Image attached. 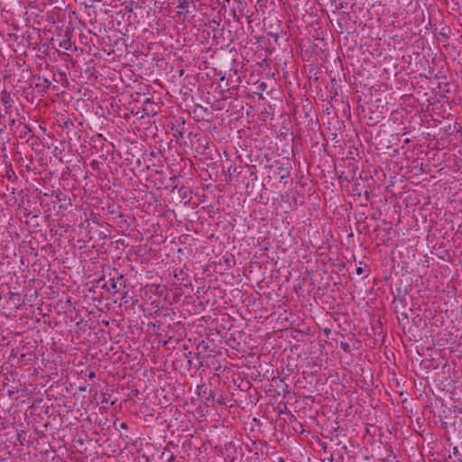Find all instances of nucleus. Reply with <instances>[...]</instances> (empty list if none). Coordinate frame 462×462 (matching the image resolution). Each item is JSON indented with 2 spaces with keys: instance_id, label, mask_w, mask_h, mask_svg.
<instances>
[{
  "instance_id": "f257e3e1",
  "label": "nucleus",
  "mask_w": 462,
  "mask_h": 462,
  "mask_svg": "<svg viewBox=\"0 0 462 462\" xmlns=\"http://www.w3.org/2000/svg\"><path fill=\"white\" fill-rule=\"evenodd\" d=\"M126 281L123 274H118L116 277H110L106 282L101 284V288L106 291H113L114 293H119L123 289L126 287Z\"/></svg>"
},
{
  "instance_id": "f03ea898",
  "label": "nucleus",
  "mask_w": 462,
  "mask_h": 462,
  "mask_svg": "<svg viewBox=\"0 0 462 462\" xmlns=\"http://www.w3.org/2000/svg\"><path fill=\"white\" fill-rule=\"evenodd\" d=\"M291 163L287 162L286 163H280L276 162V164L270 166V170L273 172L274 178H278L280 182H287V179L290 177L291 172Z\"/></svg>"
},
{
  "instance_id": "7ed1b4c3",
  "label": "nucleus",
  "mask_w": 462,
  "mask_h": 462,
  "mask_svg": "<svg viewBox=\"0 0 462 462\" xmlns=\"http://www.w3.org/2000/svg\"><path fill=\"white\" fill-rule=\"evenodd\" d=\"M1 102L5 105L6 110L12 107L14 99L6 89L1 92Z\"/></svg>"
},
{
  "instance_id": "20e7f679",
  "label": "nucleus",
  "mask_w": 462,
  "mask_h": 462,
  "mask_svg": "<svg viewBox=\"0 0 462 462\" xmlns=\"http://www.w3.org/2000/svg\"><path fill=\"white\" fill-rule=\"evenodd\" d=\"M178 194L184 205H187L189 202L190 196L189 191L187 188L181 187L180 189H179Z\"/></svg>"
},
{
  "instance_id": "39448f33",
  "label": "nucleus",
  "mask_w": 462,
  "mask_h": 462,
  "mask_svg": "<svg viewBox=\"0 0 462 462\" xmlns=\"http://www.w3.org/2000/svg\"><path fill=\"white\" fill-rule=\"evenodd\" d=\"M58 45L59 47L69 51L72 47V42L70 41L69 37L64 35L63 39L59 41Z\"/></svg>"
},
{
  "instance_id": "423d86ee",
  "label": "nucleus",
  "mask_w": 462,
  "mask_h": 462,
  "mask_svg": "<svg viewBox=\"0 0 462 462\" xmlns=\"http://www.w3.org/2000/svg\"><path fill=\"white\" fill-rule=\"evenodd\" d=\"M189 0H178L177 8L181 9L185 13H189Z\"/></svg>"
},
{
  "instance_id": "0eeeda50",
  "label": "nucleus",
  "mask_w": 462,
  "mask_h": 462,
  "mask_svg": "<svg viewBox=\"0 0 462 462\" xmlns=\"http://www.w3.org/2000/svg\"><path fill=\"white\" fill-rule=\"evenodd\" d=\"M120 293H121V300H124L125 303H128L133 300V298L131 296H129L128 291H124V289H123Z\"/></svg>"
},
{
  "instance_id": "6e6552de",
  "label": "nucleus",
  "mask_w": 462,
  "mask_h": 462,
  "mask_svg": "<svg viewBox=\"0 0 462 462\" xmlns=\"http://www.w3.org/2000/svg\"><path fill=\"white\" fill-rule=\"evenodd\" d=\"M38 218H39L38 214H33L32 216L30 217V222L32 224V226L34 227L39 226Z\"/></svg>"
},
{
  "instance_id": "1a4fd4ad",
  "label": "nucleus",
  "mask_w": 462,
  "mask_h": 462,
  "mask_svg": "<svg viewBox=\"0 0 462 462\" xmlns=\"http://www.w3.org/2000/svg\"><path fill=\"white\" fill-rule=\"evenodd\" d=\"M206 393H207V387L204 384L198 385V387H197V393L199 395H200V396L204 395V394H206Z\"/></svg>"
},
{
  "instance_id": "9d476101",
  "label": "nucleus",
  "mask_w": 462,
  "mask_h": 462,
  "mask_svg": "<svg viewBox=\"0 0 462 462\" xmlns=\"http://www.w3.org/2000/svg\"><path fill=\"white\" fill-rule=\"evenodd\" d=\"M340 347L345 351L346 353L350 352V346L347 342H341Z\"/></svg>"
},
{
  "instance_id": "9b49d317",
  "label": "nucleus",
  "mask_w": 462,
  "mask_h": 462,
  "mask_svg": "<svg viewBox=\"0 0 462 462\" xmlns=\"http://www.w3.org/2000/svg\"><path fill=\"white\" fill-rule=\"evenodd\" d=\"M143 111L146 112V114H156L157 112L153 109L152 106H151L150 105H145V106L143 107Z\"/></svg>"
},
{
  "instance_id": "f8f14e48",
  "label": "nucleus",
  "mask_w": 462,
  "mask_h": 462,
  "mask_svg": "<svg viewBox=\"0 0 462 462\" xmlns=\"http://www.w3.org/2000/svg\"><path fill=\"white\" fill-rule=\"evenodd\" d=\"M43 82H44V85H43V86H42V84H39V83H38V84H36V88H41V87H42V88H43V89H44V88H49V86H50V84H51V83H50V81H49L47 79H43Z\"/></svg>"
},
{
  "instance_id": "ddd939ff",
  "label": "nucleus",
  "mask_w": 462,
  "mask_h": 462,
  "mask_svg": "<svg viewBox=\"0 0 462 462\" xmlns=\"http://www.w3.org/2000/svg\"><path fill=\"white\" fill-rule=\"evenodd\" d=\"M197 109H201L205 113L209 114L208 109L207 107H203L201 105L196 104L194 113H196Z\"/></svg>"
},
{
  "instance_id": "4468645a",
  "label": "nucleus",
  "mask_w": 462,
  "mask_h": 462,
  "mask_svg": "<svg viewBox=\"0 0 462 462\" xmlns=\"http://www.w3.org/2000/svg\"><path fill=\"white\" fill-rule=\"evenodd\" d=\"M267 88V85L266 83L264 82H261L258 86H257V89L260 90V91H264Z\"/></svg>"
},
{
  "instance_id": "2eb2a0df",
  "label": "nucleus",
  "mask_w": 462,
  "mask_h": 462,
  "mask_svg": "<svg viewBox=\"0 0 462 462\" xmlns=\"http://www.w3.org/2000/svg\"><path fill=\"white\" fill-rule=\"evenodd\" d=\"M104 282H106L105 275L101 276L97 281V284L101 288V284H104Z\"/></svg>"
},
{
  "instance_id": "dca6fc26",
  "label": "nucleus",
  "mask_w": 462,
  "mask_h": 462,
  "mask_svg": "<svg viewBox=\"0 0 462 462\" xmlns=\"http://www.w3.org/2000/svg\"><path fill=\"white\" fill-rule=\"evenodd\" d=\"M143 104H144V105H147V106H148V105H150L151 106H153V102H152V99H151V98H149V97L145 98V100L143 101Z\"/></svg>"
},
{
  "instance_id": "f3484780",
  "label": "nucleus",
  "mask_w": 462,
  "mask_h": 462,
  "mask_svg": "<svg viewBox=\"0 0 462 462\" xmlns=\"http://www.w3.org/2000/svg\"><path fill=\"white\" fill-rule=\"evenodd\" d=\"M174 459V455L171 452H169L168 457L166 458L167 462H171Z\"/></svg>"
},
{
  "instance_id": "a211bd4d",
  "label": "nucleus",
  "mask_w": 462,
  "mask_h": 462,
  "mask_svg": "<svg viewBox=\"0 0 462 462\" xmlns=\"http://www.w3.org/2000/svg\"><path fill=\"white\" fill-rule=\"evenodd\" d=\"M176 179L177 177L176 176H173L170 179V180L172 182L171 185L173 187V189H176L177 188V184H175V181H176Z\"/></svg>"
},
{
  "instance_id": "6ab92c4d",
  "label": "nucleus",
  "mask_w": 462,
  "mask_h": 462,
  "mask_svg": "<svg viewBox=\"0 0 462 462\" xmlns=\"http://www.w3.org/2000/svg\"><path fill=\"white\" fill-rule=\"evenodd\" d=\"M183 135H184V131H183V129H182V130H179V131H178V133H177V134H175V136H176L177 138H179V137H181V138H182V137H183Z\"/></svg>"
},
{
  "instance_id": "aec40b11",
  "label": "nucleus",
  "mask_w": 462,
  "mask_h": 462,
  "mask_svg": "<svg viewBox=\"0 0 462 462\" xmlns=\"http://www.w3.org/2000/svg\"><path fill=\"white\" fill-rule=\"evenodd\" d=\"M363 272H364V269H363L362 267H357V268L356 269V273L357 275H361V274L363 273Z\"/></svg>"
},
{
  "instance_id": "412c9836",
  "label": "nucleus",
  "mask_w": 462,
  "mask_h": 462,
  "mask_svg": "<svg viewBox=\"0 0 462 462\" xmlns=\"http://www.w3.org/2000/svg\"><path fill=\"white\" fill-rule=\"evenodd\" d=\"M14 124H15V120H14V119H10V120H9L8 125H9V126H10V130H12V127H13V125H14Z\"/></svg>"
},
{
  "instance_id": "4be33fe9",
  "label": "nucleus",
  "mask_w": 462,
  "mask_h": 462,
  "mask_svg": "<svg viewBox=\"0 0 462 462\" xmlns=\"http://www.w3.org/2000/svg\"><path fill=\"white\" fill-rule=\"evenodd\" d=\"M452 453H453V455H455V456H457V455L459 453L457 447H454V448H452Z\"/></svg>"
},
{
  "instance_id": "5701e85b",
  "label": "nucleus",
  "mask_w": 462,
  "mask_h": 462,
  "mask_svg": "<svg viewBox=\"0 0 462 462\" xmlns=\"http://www.w3.org/2000/svg\"><path fill=\"white\" fill-rule=\"evenodd\" d=\"M161 326L162 323L160 321H156V323L153 324V327H157L158 328H160Z\"/></svg>"
},
{
  "instance_id": "b1692460",
  "label": "nucleus",
  "mask_w": 462,
  "mask_h": 462,
  "mask_svg": "<svg viewBox=\"0 0 462 462\" xmlns=\"http://www.w3.org/2000/svg\"><path fill=\"white\" fill-rule=\"evenodd\" d=\"M402 319H408L409 318H408L407 313H402Z\"/></svg>"
},
{
  "instance_id": "393cba45",
  "label": "nucleus",
  "mask_w": 462,
  "mask_h": 462,
  "mask_svg": "<svg viewBox=\"0 0 462 462\" xmlns=\"http://www.w3.org/2000/svg\"><path fill=\"white\" fill-rule=\"evenodd\" d=\"M120 428L122 429H126L127 428V425L125 422H123L121 425H120Z\"/></svg>"
},
{
  "instance_id": "a878e982",
  "label": "nucleus",
  "mask_w": 462,
  "mask_h": 462,
  "mask_svg": "<svg viewBox=\"0 0 462 462\" xmlns=\"http://www.w3.org/2000/svg\"><path fill=\"white\" fill-rule=\"evenodd\" d=\"M24 216H25L26 217H29V218H30V217H31V216H32V213H31V212H25V213H24Z\"/></svg>"
},
{
  "instance_id": "bb28decb",
  "label": "nucleus",
  "mask_w": 462,
  "mask_h": 462,
  "mask_svg": "<svg viewBox=\"0 0 462 462\" xmlns=\"http://www.w3.org/2000/svg\"><path fill=\"white\" fill-rule=\"evenodd\" d=\"M94 377H96V374L94 372H91L89 374V378H94Z\"/></svg>"
},
{
  "instance_id": "cd10ccee",
  "label": "nucleus",
  "mask_w": 462,
  "mask_h": 462,
  "mask_svg": "<svg viewBox=\"0 0 462 462\" xmlns=\"http://www.w3.org/2000/svg\"><path fill=\"white\" fill-rule=\"evenodd\" d=\"M91 165H92L93 169H95L97 167V162H92Z\"/></svg>"
},
{
  "instance_id": "c85d7f7f",
  "label": "nucleus",
  "mask_w": 462,
  "mask_h": 462,
  "mask_svg": "<svg viewBox=\"0 0 462 462\" xmlns=\"http://www.w3.org/2000/svg\"><path fill=\"white\" fill-rule=\"evenodd\" d=\"M91 165H92L93 169H95L97 167V162H92Z\"/></svg>"
},
{
  "instance_id": "c756f323",
  "label": "nucleus",
  "mask_w": 462,
  "mask_h": 462,
  "mask_svg": "<svg viewBox=\"0 0 462 462\" xmlns=\"http://www.w3.org/2000/svg\"><path fill=\"white\" fill-rule=\"evenodd\" d=\"M67 205H68V204H62V205H60V208H63V209H67Z\"/></svg>"
},
{
  "instance_id": "7c9ffc66",
  "label": "nucleus",
  "mask_w": 462,
  "mask_h": 462,
  "mask_svg": "<svg viewBox=\"0 0 462 462\" xmlns=\"http://www.w3.org/2000/svg\"><path fill=\"white\" fill-rule=\"evenodd\" d=\"M100 236L105 238V237H106V234L105 232H100Z\"/></svg>"
},
{
  "instance_id": "2f4dec72",
  "label": "nucleus",
  "mask_w": 462,
  "mask_h": 462,
  "mask_svg": "<svg viewBox=\"0 0 462 462\" xmlns=\"http://www.w3.org/2000/svg\"><path fill=\"white\" fill-rule=\"evenodd\" d=\"M183 74H184V70H183V69H180V70L179 71V75L181 77Z\"/></svg>"
},
{
  "instance_id": "473e14b6",
  "label": "nucleus",
  "mask_w": 462,
  "mask_h": 462,
  "mask_svg": "<svg viewBox=\"0 0 462 462\" xmlns=\"http://www.w3.org/2000/svg\"><path fill=\"white\" fill-rule=\"evenodd\" d=\"M450 458H451V456L449 455L448 457H446V458H445V461H444V462H448V459H450Z\"/></svg>"
},
{
  "instance_id": "72a5a7b5",
  "label": "nucleus",
  "mask_w": 462,
  "mask_h": 462,
  "mask_svg": "<svg viewBox=\"0 0 462 462\" xmlns=\"http://www.w3.org/2000/svg\"><path fill=\"white\" fill-rule=\"evenodd\" d=\"M441 426H442V428L446 429V428H447V423H446V422H444V423H442V425H441Z\"/></svg>"
},
{
  "instance_id": "f704fd0d",
  "label": "nucleus",
  "mask_w": 462,
  "mask_h": 462,
  "mask_svg": "<svg viewBox=\"0 0 462 462\" xmlns=\"http://www.w3.org/2000/svg\"><path fill=\"white\" fill-rule=\"evenodd\" d=\"M279 461H280V462H284L283 457H280V458H279Z\"/></svg>"
},
{
  "instance_id": "c9c22d12",
  "label": "nucleus",
  "mask_w": 462,
  "mask_h": 462,
  "mask_svg": "<svg viewBox=\"0 0 462 462\" xmlns=\"http://www.w3.org/2000/svg\"><path fill=\"white\" fill-rule=\"evenodd\" d=\"M57 40L55 39H52L51 42H52V44H54V42H56Z\"/></svg>"
}]
</instances>
